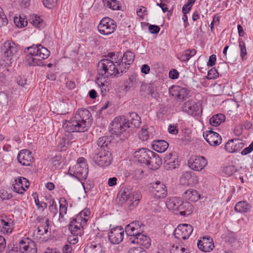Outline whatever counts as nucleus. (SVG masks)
Returning <instances> with one entry per match:
<instances>
[{
	"instance_id": "864d4df0",
	"label": "nucleus",
	"mask_w": 253,
	"mask_h": 253,
	"mask_svg": "<svg viewBox=\"0 0 253 253\" xmlns=\"http://www.w3.org/2000/svg\"><path fill=\"white\" fill-rule=\"evenodd\" d=\"M50 215L54 217L58 212L57 205L54 200H52L48 207Z\"/></svg>"
},
{
	"instance_id": "e2e57ef3",
	"label": "nucleus",
	"mask_w": 253,
	"mask_h": 253,
	"mask_svg": "<svg viewBox=\"0 0 253 253\" xmlns=\"http://www.w3.org/2000/svg\"><path fill=\"white\" fill-rule=\"evenodd\" d=\"M216 61V56L215 54H212L209 57V60L207 62V66L209 67H212L215 64Z\"/></svg>"
},
{
	"instance_id": "a878e982",
	"label": "nucleus",
	"mask_w": 253,
	"mask_h": 253,
	"mask_svg": "<svg viewBox=\"0 0 253 253\" xmlns=\"http://www.w3.org/2000/svg\"><path fill=\"white\" fill-rule=\"evenodd\" d=\"M169 92L171 96L179 99H184L188 94L186 88L179 85L172 86L169 88Z\"/></svg>"
},
{
	"instance_id": "338daca9",
	"label": "nucleus",
	"mask_w": 253,
	"mask_h": 253,
	"mask_svg": "<svg viewBox=\"0 0 253 253\" xmlns=\"http://www.w3.org/2000/svg\"><path fill=\"white\" fill-rule=\"evenodd\" d=\"M149 31L152 34H157L159 32L160 28L158 26L150 25L149 26Z\"/></svg>"
},
{
	"instance_id": "4468645a",
	"label": "nucleus",
	"mask_w": 253,
	"mask_h": 253,
	"mask_svg": "<svg viewBox=\"0 0 253 253\" xmlns=\"http://www.w3.org/2000/svg\"><path fill=\"white\" fill-rule=\"evenodd\" d=\"M193 231V227L188 224H179L174 230L173 235L175 238L181 240L189 237Z\"/></svg>"
},
{
	"instance_id": "9d476101",
	"label": "nucleus",
	"mask_w": 253,
	"mask_h": 253,
	"mask_svg": "<svg viewBox=\"0 0 253 253\" xmlns=\"http://www.w3.org/2000/svg\"><path fill=\"white\" fill-rule=\"evenodd\" d=\"M4 60L7 64H11L18 51V48L15 43L10 41L4 42L2 49Z\"/></svg>"
},
{
	"instance_id": "6e6552de",
	"label": "nucleus",
	"mask_w": 253,
	"mask_h": 253,
	"mask_svg": "<svg viewBox=\"0 0 253 253\" xmlns=\"http://www.w3.org/2000/svg\"><path fill=\"white\" fill-rule=\"evenodd\" d=\"M94 162L100 167H108L112 163L113 158L108 149H96L93 156Z\"/></svg>"
},
{
	"instance_id": "bb28decb",
	"label": "nucleus",
	"mask_w": 253,
	"mask_h": 253,
	"mask_svg": "<svg viewBox=\"0 0 253 253\" xmlns=\"http://www.w3.org/2000/svg\"><path fill=\"white\" fill-rule=\"evenodd\" d=\"M130 242L132 244H137L146 249L149 248L151 244L149 237L142 233L130 239Z\"/></svg>"
},
{
	"instance_id": "79ce46f5",
	"label": "nucleus",
	"mask_w": 253,
	"mask_h": 253,
	"mask_svg": "<svg viewBox=\"0 0 253 253\" xmlns=\"http://www.w3.org/2000/svg\"><path fill=\"white\" fill-rule=\"evenodd\" d=\"M59 218L62 222L64 220V215L67 213L68 204L65 198H62L59 202Z\"/></svg>"
},
{
	"instance_id": "473e14b6",
	"label": "nucleus",
	"mask_w": 253,
	"mask_h": 253,
	"mask_svg": "<svg viewBox=\"0 0 253 253\" xmlns=\"http://www.w3.org/2000/svg\"><path fill=\"white\" fill-rule=\"evenodd\" d=\"M49 220L45 219V221L42 225L38 226L37 229L34 231V234L37 238H42V236L47 234L48 231Z\"/></svg>"
},
{
	"instance_id": "f704fd0d",
	"label": "nucleus",
	"mask_w": 253,
	"mask_h": 253,
	"mask_svg": "<svg viewBox=\"0 0 253 253\" xmlns=\"http://www.w3.org/2000/svg\"><path fill=\"white\" fill-rule=\"evenodd\" d=\"M154 128L152 127L145 126L141 128L139 133V137L142 141H146L154 135Z\"/></svg>"
},
{
	"instance_id": "7c9ffc66",
	"label": "nucleus",
	"mask_w": 253,
	"mask_h": 253,
	"mask_svg": "<svg viewBox=\"0 0 253 253\" xmlns=\"http://www.w3.org/2000/svg\"><path fill=\"white\" fill-rule=\"evenodd\" d=\"M183 197L187 201L195 202L200 199L201 195L197 190L189 189L184 192Z\"/></svg>"
},
{
	"instance_id": "a211bd4d",
	"label": "nucleus",
	"mask_w": 253,
	"mask_h": 253,
	"mask_svg": "<svg viewBox=\"0 0 253 253\" xmlns=\"http://www.w3.org/2000/svg\"><path fill=\"white\" fill-rule=\"evenodd\" d=\"M151 192L153 197L156 199L164 198L168 194L166 185L160 181L152 184Z\"/></svg>"
},
{
	"instance_id": "20e7f679",
	"label": "nucleus",
	"mask_w": 253,
	"mask_h": 253,
	"mask_svg": "<svg viewBox=\"0 0 253 253\" xmlns=\"http://www.w3.org/2000/svg\"><path fill=\"white\" fill-rule=\"evenodd\" d=\"M27 49L29 52L25 57V64L30 66H42V61L50 55V51L41 44L33 45Z\"/></svg>"
},
{
	"instance_id": "1a4fd4ad",
	"label": "nucleus",
	"mask_w": 253,
	"mask_h": 253,
	"mask_svg": "<svg viewBox=\"0 0 253 253\" xmlns=\"http://www.w3.org/2000/svg\"><path fill=\"white\" fill-rule=\"evenodd\" d=\"M117 27V24L114 20L106 17L100 20L97 26V29L100 34L108 36L113 33Z\"/></svg>"
},
{
	"instance_id": "72a5a7b5",
	"label": "nucleus",
	"mask_w": 253,
	"mask_h": 253,
	"mask_svg": "<svg viewBox=\"0 0 253 253\" xmlns=\"http://www.w3.org/2000/svg\"><path fill=\"white\" fill-rule=\"evenodd\" d=\"M162 165L161 158L157 154L154 152V155H153L151 158L149 159L146 166L152 169H157L159 168L160 166Z\"/></svg>"
},
{
	"instance_id": "bf43d9fd",
	"label": "nucleus",
	"mask_w": 253,
	"mask_h": 253,
	"mask_svg": "<svg viewBox=\"0 0 253 253\" xmlns=\"http://www.w3.org/2000/svg\"><path fill=\"white\" fill-rule=\"evenodd\" d=\"M12 197L11 194H9L7 191L4 189L0 190V198L2 200H7Z\"/></svg>"
},
{
	"instance_id": "f03ea898",
	"label": "nucleus",
	"mask_w": 253,
	"mask_h": 253,
	"mask_svg": "<svg viewBox=\"0 0 253 253\" xmlns=\"http://www.w3.org/2000/svg\"><path fill=\"white\" fill-rule=\"evenodd\" d=\"M134 57V54L129 51L125 52L123 56L121 52H117L109 53L106 57L109 60L108 63L113 67V70H116L120 76L126 72L129 65L133 63Z\"/></svg>"
},
{
	"instance_id": "e433bc0d",
	"label": "nucleus",
	"mask_w": 253,
	"mask_h": 253,
	"mask_svg": "<svg viewBox=\"0 0 253 253\" xmlns=\"http://www.w3.org/2000/svg\"><path fill=\"white\" fill-rule=\"evenodd\" d=\"M251 206L246 201L237 202L234 207L235 211L239 213H246L250 211Z\"/></svg>"
},
{
	"instance_id": "49530a36",
	"label": "nucleus",
	"mask_w": 253,
	"mask_h": 253,
	"mask_svg": "<svg viewBox=\"0 0 253 253\" xmlns=\"http://www.w3.org/2000/svg\"><path fill=\"white\" fill-rule=\"evenodd\" d=\"M31 23L37 28H42L44 26V22L40 16L37 15H33L31 18Z\"/></svg>"
},
{
	"instance_id": "4be33fe9",
	"label": "nucleus",
	"mask_w": 253,
	"mask_h": 253,
	"mask_svg": "<svg viewBox=\"0 0 253 253\" xmlns=\"http://www.w3.org/2000/svg\"><path fill=\"white\" fill-rule=\"evenodd\" d=\"M17 159L18 162L23 166H31L34 160L31 152L28 149H23L19 151Z\"/></svg>"
},
{
	"instance_id": "ddd939ff",
	"label": "nucleus",
	"mask_w": 253,
	"mask_h": 253,
	"mask_svg": "<svg viewBox=\"0 0 253 253\" xmlns=\"http://www.w3.org/2000/svg\"><path fill=\"white\" fill-rule=\"evenodd\" d=\"M124 233L125 230L122 226L113 227L108 233L109 241L112 244H119L124 239Z\"/></svg>"
},
{
	"instance_id": "37998d69",
	"label": "nucleus",
	"mask_w": 253,
	"mask_h": 253,
	"mask_svg": "<svg viewBox=\"0 0 253 253\" xmlns=\"http://www.w3.org/2000/svg\"><path fill=\"white\" fill-rule=\"evenodd\" d=\"M130 193V192L128 188H124L120 191L118 196L121 204H124L126 202L129 203Z\"/></svg>"
},
{
	"instance_id": "2f4dec72",
	"label": "nucleus",
	"mask_w": 253,
	"mask_h": 253,
	"mask_svg": "<svg viewBox=\"0 0 253 253\" xmlns=\"http://www.w3.org/2000/svg\"><path fill=\"white\" fill-rule=\"evenodd\" d=\"M141 198L142 195L139 191H134L130 193L128 203L129 207L131 209L137 206Z\"/></svg>"
},
{
	"instance_id": "412c9836",
	"label": "nucleus",
	"mask_w": 253,
	"mask_h": 253,
	"mask_svg": "<svg viewBox=\"0 0 253 253\" xmlns=\"http://www.w3.org/2000/svg\"><path fill=\"white\" fill-rule=\"evenodd\" d=\"M203 137L206 141L212 146L219 145L222 141L220 135L211 129L204 132Z\"/></svg>"
},
{
	"instance_id": "aec40b11",
	"label": "nucleus",
	"mask_w": 253,
	"mask_h": 253,
	"mask_svg": "<svg viewBox=\"0 0 253 253\" xmlns=\"http://www.w3.org/2000/svg\"><path fill=\"white\" fill-rule=\"evenodd\" d=\"M180 161L175 153L166 154L164 158V164L167 169H175L179 165Z\"/></svg>"
},
{
	"instance_id": "6e6d98bb",
	"label": "nucleus",
	"mask_w": 253,
	"mask_h": 253,
	"mask_svg": "<svg viewBox=\"0 0 253 253\" xmlns=\"http://www.w3.org/2000/svg\"><path fill=\"white\" fill-rule=\"evenodd\" d=\"M219 76L217 70L215 68L211 69L208 72L207 79L209 80L215 79Z\"/></svg>"
},
{
	"instance_id": "423d86ee",
	"label": "nucleus",
	"mask_w": 253,
	"mask_h": 253,
	"mask_svg": "<svg viewBox=\"0 0 253 253\" xmlns=\"http://www.w3.org/2000/svg\"><path fill=\"white\" fill-rule=\"evenodd\" d=\"M109 131L117 136L127 137L130 131L125 116L115 117L109 126Z\"/></svg>"
},
{
	"instance_id": "a18cd8bd",
	"label": "nucleus",
	"mask_w": 253,
	"mask_h": 253,
	"mask_svg": "<svg viewBox=\"0 0 253 253\" xmlns=\"http://www.w3.org/2000/svg\"><path fill=\"white\" fill-rule=\"evenodd\" d=\"M110 142L108 140V138L107 136H102L99 138L97 141V148L96 149H108V145Z\"/></svg>"
},
{
	"instance_id": "de8ad7c7",
	"label": "nucleus",
	"mask_w": 253,
	"mask_h": 253,
	"mask_svg": "<svg viewBox=\"0 0 253 253\" xmlns=\"http://www.w3.org/2000/svg\"><path fill=\"white\" fill-rule=\"evenodd\" d=\"M191 177V172L185 171L183 172L180 178V184L184 186L189 185L190 179Z\"/></svg>"
},
{
	"instance_id": "dca6fc26",
	"label": "nucleus",
	"mask_w": 253,
	"mask_h": 253,
	"mask_svg": "<svg viewBox=\"0 0 253 253\" xmlns=\"http://www.w3.org/2000/svg\"><path fill=\"white\" fill-rule=\"evenodd\" d=\"M19 250L22 253H37V248L35 243L28 237H23L19 242Z\"/></svg>"
},
{
	"instance_id": "5fc2aeb1",
	"label": "nucleus",
	"mask_w": 253,
	"mask_h": 253,
	"mask_svg": "<svg viewBox=\"0 0 253 253\" xmlns=\"http://www.w3.org/2000/svg\"><path fill=\"white\" fill-rule=\"evenodd\" d=\"M61 157L60 156H55L51 160L52 165L55 169H59L61 168L60 163Z\"/></svg>"
},
{
	"instance_id": "0eeeda50",
	"label": "nucleus",
	"mask_w": 253,
	"mask_h": 253,
	"mask_svg": "<svg viewBox=\"0 0 253 253\" xmlns=\"http://www.w3.org/2000/svg\"><path fill=\"white\" fill-rule=\"evenodd\" d=\"M88 172V167L86 160L83 157L78 159L76 164L70 167L68 174L79 181L86 178Z\"/></svg>"
},
{
	"instance_id": "c756f323",
	"label": "nucleus",
	"mask_w": 253,
	"mask_h": 253,
	"mask_svg": "<svg viewBox=\"0 0 253 253\" xmlns=\"http://www.w3.org/2000/svg\"><path fill=\"white\" fill-rule=\"evenodd\" d=\"M84 253H104L102 246L96 242H90L87 244L84 249Z\"/></svg>"
},
{
	"instance_id": "c03bdc74",
	"label": "nucleus",
	"mask_w": 253,
	"mask_h": 253,
	"mask_svg": "<svg viewBox=\"0 0 253 253\" xmlns=\"http://www.w3.org/2000/svg\"><path fill=\"white\" fill-rule=\"evenodd\" d=\"M197 53L195 49H188L183 51L179 59L181 61L187 62Z\"/></svg>"
},
{
	"instance_id": "393cba45",
	"label": "nucleus",
	"mask_w": 253,
	"mask_h": 253,
	"mask_svg": "<svg viewBox=\"0 0 253 253\" xmlns=\"http://www.w3.org/2000/svg\"><path fill=\"white\" fill-rule=\"evenodd\" d=\"M244 147V143L238 139H233L228 141L224 146L225 150L228 153H233L240 150Z\"/></svg>"
},
{
	"instance_id": "774afa93",
	"label": "nucleus",
	"mask_w": 253,
	"mask_h": 253,
	"mask_svg": "<svg viewBox=\"0 0 253 253\" xmlns=\"http://www.w3.org/2000/svg\"><path fill=\"white\" fill-rule=\"evenodd\" d=\"M17 83L18 85L24 86L27 84V80L24 76H19L17 79Z\"/></svg>"
},
{
	"instance_id": "7ed1b4c3",
	"label": "nucleus",
	"mask_w": 253,
	"mask_h": 253,
	"mask_svg": "<svg viewBox=\"0 0 253 253\" xmlns=\"http://www.w3.org/2000/svg\"><path fill=\"white\" fill-rule=\"evenodd\" d=\"M108 62L109 60L106 57L99 62L98 64V74L95 80V83L100 88L101 93L103 96L106 94L109 85L108 77L109 76L116 77L121 76L117 71L113 70V67L110 66V63Z\"/></svg>"
},
{
	"instance_id": "39448f33",
	"label": "nucleus",
	"mask_w": 253,
	"mask_h": 253,
	"mask_svg": "<svg viewBox=\"0 0 253 253\" xmlns=\"http://www.w3.org/2000/svg\"><path fill=\"white\" fill-rule=\"evenodd\" d=\"M90 211L89 209H84L73 218L69 224V230L73 235L81 236L83 228L86 224Z\"/></svg>"
},
{
	"instance_id": "2eb2a0df",
	"label": "nucleus",
	"mask_w": 253,
	"mask_h": 253,
	"mask_svg": "<svg viewBox=\"0 0 253 253\" xmlns=\"http://www.w3.org/2000/svg\"><path fill=\"white\" fill-rule=\"evenodd\" d=\"M144 231L143 224L139 221H133L126 226L125 231L128 236H130V239L136 237Z\"/></svg>"
},
{
	"instance_id": "f3484780",
	"label": "nucleus",
	"mask_w": 253,
	"mask_h": 253,
	"mask_svg": "<svg viewBox=\"0 0 253 253\" xmlns=\"http://www.w3.org/2000/svg\"><path fill=\"white\" fill-rule=\"evenodd\" d=\"M182 111L192 116H200L202 112L201 105L192 101H187L182 107Z\"/></svg>"
},
{
	"instance_id": "09e8293b",
	"label": "nucleus",
	"mask_w": 253,
	"mask_h": 253,
	"mask_svg": "<svg viewBox=\"0 0 253 253\" xmlns=\"http://www.w3.org/2000/svg\"><path fill=\"white\" fill-rule=\"evenodd\" d=\"M14 22L18 28H23L27 25V20L24 17L19 16V17H15L14 18Z\"/></svg>"
},
{
	"instance_id": "69168bd1",
	"label": "nucleus",
	"mask_w": 253,
	"mask_h": 253,
	"mask_svg": "<svg viewBox=\"0 0 253 253\" xmlns=\"http://www.w3.org/2000/svg\"><path fill=\"white\" fill-rule=\"evenodd\" d=\"M128 253H147L142 248H131Z\"/></svg>"
},
{
	"instance_id": "5701e85b",
	"label": "nucleus",
	"mask_w": 253,
	"mask_h": 253,
	"mask_svg": "<svg viewBox=\"0 0 253 253\" xmlns=\"http://www.w3.org/2000/svg\"><path fill=\"white\" fill-rule=\"evenodd\" d=\"M153 155H154V152L143 148L135 152V158L139 163L146 165L149 159Z\"/></svg>"
},
{
	"instance_id": "6ab92c4d",
	"label": "nucleus",
	"mask_w": 253,
	"mask_h": 253,
	"mask_svg": "<svg viewBox=\"0 0 253 253\" xmlns=\"http://www.w3.org/2000/svg\"><path fill=\"white\" fill-rule=\"evenodd\" d=\"M30 185L29 181L24 177H18L14 180L12 185L13 190L18 194H23Z\"/></svg>"
},
{
	"instance_id": "4d7b16f0",
	"label": "nucleus",
	"mask_w": 253,
	"mask_h": 253,
	"mask_svg": "<svg viewBox=\"0 0 253 253\" xmlns=\"http://www.w3.org/2000/svg\"><path fill=\"white\" fill-rule=\"evenodd\" d=\"M147 8L143 6H139L136 9L137 15L141 18H143L144 16L147 15Z\"/></svg>"
},
{
	"instance_id": "603ef678",
	"label": "nucleus",
	"mask_w": 253,
	"mask_h": 253,
	"mask_svg": "<svg viewBox=\"0 0 253 253\" xmlns=\"http://www.w3.org/2000/svg\"><path fill=\"white\" fill-rule=\"evenodd\" d=\"M236 171V168L233 165H229L225 167L223 170V173L227 176L232 175Z\"/></svg>"
},
{
	"instance_id": "ea45409f",
	"label": "nucleus",
	"mask_w": 253,
	"mask_h": 253,
	"mask_svg": "<svg viewBox=\"0 0 253 253\" xmlns=\"http://www.w3.org/2000/svg\"><path fill=\"white\" fill-rule=\"evenodd\" d=\"M102 2L105 7L113 10H119L121 8V4L118 0H103Z\"/></svg>"
},
{
	"instance_id": "c85d7f7f",
	"label": "nucleus",
	"mask_w": 253,
	"mask_h": 253,
	"mask_svg": "<svg viewBox=\"0 0 253 253\" xmlns=\"http://www.w3.org/2000/svg\"><path fill=\"white\" fill-rule=\"evenodd\" d=\"M182 201L179 197H170L167 199L166 205L169 210L178 211Z\"/></svg>"
},
{
	"instance_id": "0e129e2a",
	"label": "nucleus",
	"mask_w": 253,
	"mask_h": 253,
	"mask_svg": "<svg viewBox=\"0 0 253 253\" xmlns=\"http://www.w3.org/2000/svg\"><path fill=\"white\" fill-rule=\"evenodd\" d=\"M253 150V143H251L249 146L245 148H244L241 152V154L242 155H246Z\"/></svg>"
},
{
	"instance_id": "4c0bfd02",
	"label": "nucleus",
	"mask_w": 253,
	"mask_h": 253,
	"mask_svg": "<svg viewBox=\"0 0 253 253\" xmlns=\"http://www.w3.org/2000/svg\"><path fill=\"white\" fill-rule=\"evenodd\" d=\"M168 147L169 144L166 141L163 140L154 141L152 144L153 149L159 153L165 152Z\"/></svg>"
},
{
	"instance_id": "8fccbe9b",
	"label": "nucleus",
	"mask_w": 253,
	"mask_h": 253,
	"mask_svg": "<svg viewBox=\"0 0 253 253\" xmlns=\"http://www.w3.org/2000/svg\"><path fill=\"white\" fill-rule=\"evenodd\" d=\"M69 144L70 142L66 138H61L58 143V149L60 151H65Z\"/></svg>"
},
{
	"instance_id": "9b49d317",
	"label": "nucleus",
	"mask_w": 253,
	"mask_h": 253,
	"mask_svg": "<svg viewBox=\"0 0 253 253\" xmlns=\"http://www.w3.org/2000/svg\"><path fill=\"white\" fill-rule=\"evenodd\" d=\"M15 222L10 216H5L0 219V233L9 235L14 231Z\"/></svg>"
},
{
	"instance_id": "c9c22d12",
	"label": "nucleus",
	"mask_w": 253,
	"mask_h": 253,
	"mask_svg": "<svg viewBox=\"0 0 253 253\" xmlns=\"http://www.w3.org/2000/svg\"><path fill=\"white\" fill-rule=\"evenodd\" d=\"M193 207L189 202L182 201L178 211L181 216H187L190 214L193 211Z\"/></svg>"
},
{
	"instance_id": "58836bf2",
	"label": "nucleus",
	"mask_w": 253,
	"mask_h": 253,
	"mask_svg": "<svg viewBox=\"0 0 253 253\" xmlns=\"http://www.w3.org/2000/svg\"><path fill=\"white\" fill-rule=\"evenodd\" d=\"M225 116L224 114L219 113L215 114L211 117L209 121L210 125L213 126H219L221 124L224 122Z\"/></svg>"
},
{
	"instance_id": "b1692460",
	"label": "nucleus",
	"mask_w": 253,
	"mask_h": 253,
	"mask_svg": "<svg viewBox=\"0 0 253 253\" xmlns=\"http://www.w3.org/2000/svg\"><path fill=\"white\" fill-rule=\"evenodd\" d=\"M197 246L201 251L206 253L211 251L214 247L213 240L209 236H204L198 240Z\"/></svg>"
},
{
	"instance_id": "052dcab7",
	"label": "nucleus",
	"mask_w": 253,
	"mask_h": 253,
	"mask_svg": "<svg viewBox=\"0 0 253 253\" xmlns=\"http://www.w3.org/2000/svg\"><path fill=\"white\" fill-rule=\"evenodd\" d=\"M57 0H43L44 5L48 8H51L56 5Z\"/></svg>"
},
{
	"instance_id": "a19ab883",
	"label": "nucleus",
	"mask_w": 253,
	"mask_h": 253,
	"mask_svg": "<svg viewBox=\"0 0 253 253\" xmlns=\"http://www.w3.org/2000/svg\"><path fill=\"white\" fill-rule=\"evenodd\" d=\"M238 42L240 49V57L242 60H246L248 58V53L246 43L242 39H239Z\"/></svg>"
},
{
	"instance_id": "3c124183",
	"label": "nucleus",
	"mask_w": 253,
	"mask_h": 253,
	"mask_svg": "<svg viewBox=\"0 0 253 253\" xmlns=\"http://www.w3.org/2000/svg\"><path fill=\"white\" fill-rule=\"evenodd\" d=\"M35 205L37 206V209L43 212L44 210L47 208V204L43 201L42 199L40 200L38 197H34Z\"/></svg>"
},
{
	"instance_id": "cd10ccee",
	"label": "nucleus",
	"mask_w": 253,
	"mask_h": 253,
	"mask_svg": "<svg viewBox=\"0 0 253 253\" xmlns=\"http://www.w3.org/2000/svg\"><path fill=\"white\" fill-rule=\"evenodd\" d=\"M126 119L130 131L135 128L138 127L141 123L140 117L135 112L130 113Z\"/></svg>"
},
{
	"instance_id": "f257e3e1",
	"label": "nucleus",
	"mask_w": 253,
	"mask_h": 253,
	"mask_svg": "<svg viewBox=\"0 0 253 253\" xmlns=\"http://www.w3.org/2000/svg\"><path fill=\"white\" fill-rule=\"evenodd\" d=\"M91 114L86 109H79L74 116L63 125L67 132H84L91 125Z\"/></svg>"
},
{
	"instance_id": "680f3d73",
	"label": "nucleus",
	"mask_w": 253,
	"mask_h": 253,
	"mask_svg": "<svg viewBox=\"0 0 253 253\" xmlns=\"http://www.w3.org/2000/svg\"><path fill=\"white\" fill-rule=\"evenodd\" d=\"M0 21L2 23V25L7 23L8 20L6 16L3 11V9L0 6Z\"/></svg>"
},
{
	"instance_id": "f8f14e48",
	"label": "nucleus",
	"mask_w": 253,
	"mask_h": 253,
	"mask_svg": "<svg viewBox=\"0 0 253 253\" xmlns=\"http://www.w3.org/2000/svg\"><path fill=\"white\" fill-rule=\"evenodd\" d=\"M188 165L191 169L200 171L207 166L208 161L204 156H195L190 158Z\"/></svg>"
},
{
	"instance_id": "13d9d810",
	"label": "nucleus",
	"mask_w": 253,
	"mask_h": 253,
	"mask_svg": "<svg viewBox=\"0 0 253 253\" xmlns=\"http://www.w3.org/2000/svg\"><path fill=\"white\" fill-rule=\"evenodd\" d=\"M170 253H187V252L184 248L173 246L170 249Z\"/></svg>"
}]
</instances>
